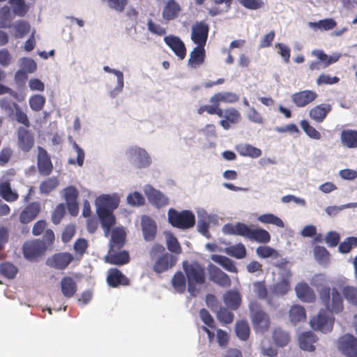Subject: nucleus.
Segmentation results:
<instances>
[{"mask_svg": "<svg viewBox=\"0 0 357 357\" xmlns=\"http://www.w3.org/2000/svg\"><path fill=\"white\" fill-rule=\"evenodd\" d=\"M317 98V93L312 90H304L291 95V101L298 107H304L312 102Z\"/></svg>", "mask_w": 357, "mask_h": 357, "instance_id": "obj_14", "label": "nucleus"}, {"mask_svg": "<svg viewBox=\"0 0 357 357\" xmlns=\"http://www.w3.org/2000/svg\"><path fill=\"white\" fill-rule=\"evenodd\" d=\"M127 202L128 204L132 206H137L144 205L145 199L142 194L135 192L127 197Z\"/></svg>", "mask_w": 357, "mask_h": 357, "instance_id": "obj_64", "label": "nucleus"}, {"mask_svg": "<svg viewBox=\"0 0 357 357\" xmlns=\"http://www.w3.org/2000/svg\"><path fill=\"white\" fill-rule=\"evenodd\" d=\"M149 202L158 208H162L169 204V199L160 191L151 187L146 192Z\"/></svg>", "mask_w": 357, "mask_h": 357, "instance_id": "obj_23", "label": "nucleus"}, {"mask_svg": "<svg viewBox=\"0 0 357 357\" xmlns=\"http://www.w3.org/2000/svg\"><path fill=\"white\" fill-rule=\"evenodd\" d=\"M14 28L15 29V38H21L29 32L30 24L27 22L20 20L15 22Z\"/></svg>", "mask_w": 357, "mask_h": 357, "instance_id": "obj_57", "label": "nucleus"}, {"mask_svg": "<svg viewBox=\"0 0 357 357\" xmlns=\"http://www.w3.org/2000/svg\"><path fill=\"white\" fill-rule=\"evenodd\" d=\"M319 298L329 312L320 311L317 317L310 319V323L314 330L326 333L332 331L334 324L335 319L331 313H339L342 311L343 300L336 289L333 288L331 290L328 287H324L319 291Z\"/></svg>", "mask_w": 357, "mask_h": 357, "instance_id": "obj_1", "label": "nucleus"}, {"mask_svg": "<svg viewBox=\"0 0 357 357\" xmlns=\"http://www.w3.org/2000/svg\"><path fill=\"white\" fill-rule=\"evenodd\" d=\"M35 139L33 133L26 128L19 127L17 130V145L24 153L29 152L33 147Z\"/></svg>", "mask_w": 357, "mask_h": 357, "instance_id": "obj_8", "label": "nucleus"}, {"mask_svg": "<svg viewBox=\"0 0 357 357\" xmlns=\"http://www.w3.org/2000/svg\"><path fill=\"white\" fill-rule=\"evenodd\" d=\"M224 118L232 124L237 123L241 119L240 112L234 107H229L225 110Z\"/></svg>", "mask_w": 357, "mask_h": 357, "instance_id": "obj_61", "label": "nucleus"}, {"mask_svg": "<svg viewBox=\"0 0 357 357\" xmlns=\"http://www.w3.org/2000/svg\"><path fill=\"white\" fill-rule=\"evenodd\" d=\"M142 229L144 238L146 241H151L155 238L157 232V225L152 218L147 215L142 216Z\"/></svg>", "mask_w": 357, "mask_h": 357, "instance_id": "obj_24", "label": "nucleus"}, {"mask_svg": "<svg viewBox=\"0 0 357 357\" xmlns=\"http://www.w3.org/2000/svg\"><path fill=\"white\" fill-rule=\"evenodd\" d=\"M338 349L347 357H357V338L350 334L342 336L338 341Z\"/></svg>", "mask_w": 357, "mask_h": 357, "instance_id": "obj_10", "label": "nucleus"}, {"mask_svg": "<svg viewBox=\"0 0 357 357\" xmlns=\"http://www.w3.org/2000/svg\"><path fill=\"white\" fill-rule=\"evenodd\" d=\"M225 252L228 255L236 259H243L246 256L245 247L241 243L228 246L225 248Z\"/></svg>", "mask_w": 357, "mask_h": 357, "instance_id": "obj_43", "label": "nucleus"}, {"mask_svg": "<svg viewBox=\"0 0 357 357\" xmlns=\"http://www.w3.org/2000/svg\"><path fill=\"white\" fill-rule=\"evenodd\" d=\"M47 250V245L40 239L26 241L22 245L24 257L29 261H36L43 256Z\"/></svg>", "mask_w": 357, "mask_h": 357, "instance_id": "obj_7", "label": "nucleus"}, {"mask_svg": "<svg viewBox=\"0 0 357 357\" xmlns=\"http://www.w3.org/2000/svg\"><path fill=\"white\" fill-rule=\"evenodd\" d=\"M250 319L255 331L264 333L271 326V319L268 313L264 311L261 304L257 301L250 302L248 305Z\"/></svg>", "mask_w": 357, "mask_h": 357, "instance_id": "obj_5", "label": "nucleus"}, {"mask_svg": "<svg viewBox=\"0 0 357 357\" xmlns=\"http://www.w3.org/2000/svg\"><path fill=\"white\" fill-rule=\"evenodd\" d=\"M340 139L345 146L350 149L357 148V130H343L340 135Z\"/></svg>", "mask_w": 357, "mask_h": 357, "instance_id": "obj_33", "label": "nucleus"}, {"mask_svg": "<svg viewBox=\"0 0 357 357\" xmlns=\"http://www.w3.org/2000/svg\"><path fill=\"white\" fill-rule=\"evenodd\" d=\"M15 15L10 7L3 6L0 9V28H10Z\"/></svg>", "mask_w": 357, "mask_h": 357, "instance_id": "obj_41", "label": "nucleus"}, {"mask_svg": "<svg viewBox=\"0 0 357 357\" xmlns=\"http://www.w3.org/2000/svg\"><path fill=\"white\" fill-rule=\"evenodd\" d=\"M211 259L222 266L227 271L231 273L238 272L234 261L225 256L213 255Z\"/></svg>", "mask_w": 357, "mask_h": 357, "instance_id": "obj_37", "label": "nucleus"}, {"mask_svg": "<svg viewBox=\"0 0 357 357\" xmlns=\"http://www.w3.org/2000/svg\"><path fill=\"white\" fill-rule=\"evenodd\" d=\"M128 157L138 162L139 168L146 167L151 164V158L147 152L139 147H131L127 152Z\"/></svg>", "mask_w": 357, "mask_h": 357, "instance_id": "obj_18", "label": "nucleus"}, {"mask_svg": "<svg viewBox=\"0 0 357 357\" xmlns=\"http://www.w3.org/2000/svg\"><path fill=\"white\" fill-rule=\"evenodd\" d=\"M105 261L109 264L124 265L130 261V256L126 250L115 252L114 250L110 248L108 255L105 257Z\"/></svg>", "mask_w": 357, "mask_h": 357, "instance_id": "obj_29", "label": "nucleus"}, {"mask_svg": "<svg viewBox=\"0 0 357 357\" xmlns=\"http://www.w3.org/2000/svg\"><path fill=\"white\" fill-rule=\"evenodd\" d=\"M183 269L187 278L188 291L192 296L195 297L200 291V287L206 281L205 268L197 261L189 263L185 261L183 262Z\"/></svg>", "mask_w": 357, "mask_h": 357, "instance_id": "obj_3", "label": "nucleus"}, {"mask_svg": "<svg viewBox=\"0 0 357 357\" xmlns=\"http://www.w3.org/2000/svg\"><path fill=\"white\" fill-rule=\"evenodd\" d=\"M17 271V267L12 263L3 262L0 265V273L7 278H14Z\"/></svg>", "mask_w": 357, "mask_h": 357, "instance_id": "obj_54", "label": "nucleus"}, {"mask_svg": "<svg viewBox=\"0 0 357 357\" xmlns=\"http://www.w3.org/2000/svg\"><path fill=\"white\" fill-rule=\"evenodd\" d=\"M357 247V236H349L339 244L338 250L342 254L349 253L353 248Z\"/></svg>", "mask_w": 357, "mask_h": 357, "instance_id": "obj_50", "label": "nucleus"}, {"mask_svg": "<svg viewBox=\"0 0 357 357\" xmlns=\"http://www.w3.org/2000/svg\"><path fill=\"white\" fill-rule=\"evenodd\" d=\"M342 292L347 301L357 305V287L345 286L342 288Z\"/></svg>", "mask_w": 357, "mask_h": 357, "instance_id": "obj_58", "label": "nucleus"}, {"mask_svg": "<svg viewBox=\"0 0 357 357\" xmlns=\"http://www.w3.org/2000/svg\"><path fill=\"white\" fill-rule=\"evenodd\" d=\"M238 151L243 156H248L252 158H259L261 155V149L250 144L241 145L238 147Z\"/></svg>", "mask_w": 357, "mask_h": 357, "instance_id": "obj_44", "label": "nucleus"}, {"mask_svg": "<svg viewBox=\"0 0 357 357\" xmlns=\"http://www.w3.org/2000/svg\"><path fill=\"white\" fill-rule=\"evenodd\" d=\"M107 282L112 288L119 286H127L130 283V280L123 273L116 268H109L107 276Z\"/></svg>", "mask_w": 357, "mask_h": 357, "instance_id": "obj_15", "label": "nucleus"}, {"mask_svg": "<svg viewBox=\"0 0 357 357\" xmlns=\"http://www.w3.org/2000/svg\"><path fill=\"white\" fill-rule=\"evenodd\" d=\"M149 256L152 260H155L153 270L158 274L164 273L175 266L177 258L165 252L164 246L155 243L149 250Z\"/></svg>", "mask_w": 357, "mask_h": 357, "instance_id": "obj_4", "label": "nucleus"}, {"mask_svg": "<svg viewBox=\"0 0 357 357\" xmlns=\"http://www.w3.org/2000/svg\"><path fill=\"white\" fill-rule=\"evenodd\" d=\"M181 10L180 6L176 1H167L162 11V17L166 20L176 18Z\"/></svg>", "mask_w": 357, "mask_h": 357, "instance_id": "obj_38", "label": "nucleus"}, {"mask_svg": "<svg viewBox=\"0 0 357 357\" xmlns=\"http://www.w3.org/2000/svg\"><path fill=\"white\" fill-rule=\"evenodd\" d=\"M273 340L279 347L286 346L289 340V334L281 328H275L273 333Z\"/></svg>", "mask_w": 357, "mask_h": 357, "instance_id": "obj_48", "label": "nucleus"}, {"mask_svg": "<svg viewBox=\"0 0 357 357\" xmlns=\"http://www.w3.org/2000/svg\"><path fill=\"white\" fill-rule=\"evenodd\" d=\"M238 96L234 93L220 92L215 93L210 98V102L218 104H220V102L234 103L238 101Z\"/></svg>", "mask_w": 357, "mask_h": 357, "instance_id": "obj_32", "label": "nucleus"}, {"mask_svg": "<svg viewBox=\"0 0 357 357\" xmlns=\"http://www.w3.org/2000/svg\"><path fill=\"white\" fill-rule=\"evenodd\" d=\"M0 196L8 202H14L18 198L17 194L12 191L8 181H4L0 183Z\"/></svg>", "mask_w": 357, "mask_h": 357, "instance_id": "obj_39", "label": "nucleus"}, {"mask_svg": "<svg viewBox=\"0 0 357 357\" xmlns=\"http://www.w3.org/2000/svg\"><path fill=\"white\" fill-rule=\"evenodd\" d=\"M314 257L319 263L326 262L329 259V252L324 246L317 245L314 248Z\"/></svg>", "mask_w": 357, "mask_h": 357, "instance_id": "obj_62", "label": "nucleus"}, {"mask_svg": "<svg viewBox=\"0 0 357 357\" xmlns=\"http://www.w3.org/2000/svg\"><path fill=\"white\" fill-rule=\"evenodd\" d=\"M61 289L63 295L67 298H72L77 290L75 281L69 276L63 277L60 282Z\"/></svg>", "mask_w": 357, "mask_h": 357, "instance_id": "obj_30", "label": "nucleus"}, {"mask_svg": "<svg viewBox=\"0 0 357 357\" xmlns=\"http://www.w3.org/2000/svg\"><path fill=\"white\" fill-rule=\"evenodd\" d=\"M222 231L225 234L241 236L259 243H268L271 238V234L266 229L262 228L252 229L242 222H237L235 225L226 224L223 227Z\"/></svg>", "mask_w": 357, "mask_h": 357, "instance_id": "obj_2", "label": "nucleus"}, {"mask_svg": "<svg viewBox=\"0 0 357 357\" xmlns=\"http://www.w3.org/2000/svg\"><path fill=\"white\" fill-rule=\"evenodd\" d=\"M167 215L168 222L174 227L188 229L193 227L195 225V216L191 211L183 210L178 212L172 208L169 209Z\"/></svg>", "mask_w": 357, "mask_h": 357, "instance_id": "obj_6", "label": "nucleus"}, {"mask_svg": "<svg viewBox=\"0 0 357 357\" xmlns=\"http://www.w3.org/2000/svg\"><path fill=\"white\" fill-rule=\"evenodd\" d=\"M29 102L33 111L39 112L43 109L46 99L43 95L35 94L30 97Z\"/></svg>", "mask_w": 357, "mask_h": 357, "instance_id": "obj_51", "label": "nucleus"}, {"mask_svg": "<svg viewBox=\"0 0 357 357\" xmlns=\"http://www.w3.org/2000/svg\"><path fill=\"white\" fill-rule=\"evenodd\" d=\"M222 299L228 308L232 310H238L242 303V298L240 292L234 289L227 291L223 294Z\"/></svg>", "mask_w": 357, "mask_h": 357, "instance_id": "obj_27", "label": "nucleus"}, {"mask_svg": "<svg viewBox=\"0 0 357 357\" xmlns=\"http://www.w3.org/2000/svg\"><path fill=\"white\" fill-rule=\"evenodd\" d=\"M340 78L337 76H331L329 75L322 73L317 79V85H332L338 83Z\"/></svg>", "mask_w": 357, "mask_h": 357, "instance_id": "obj_63", "label": "nucleus"}, {"mask_svg": "<svg viewBox=\"0 0 357 357\" xmlns=\"http://www.w3.org/2000/svg\"><path fill=\"white\" fill-rule=\"evenodd\" d=\"M59 181L56 177H51L43 181L40 185V192L47 195L59 185Z\"/></svg>", "mask_w": 357, "mask_h": 357, "instance_id": "obj_49", "label": "nucleus"}, {"mask_svg": "<svg viewBox=\"0 0 357 357\" xmlns=\"http://www.w3.org/2000/svg\"><path fill=\"white\" fill-rule=\"evenodd\" d=\"M289 316L291 322L296 324L306 320V312L305 308L299 305H294L289 311Z\"/></svg>", "mask_w": 357, "mask_h": 357, "instance_id": "obj_35", "label": "nucleus"}, {"mask_svg": "<svg viewBox=\"0 0 357 357\" xmlns=\"http://www.w3.org/2000/svg\"><path fill=\"white\" fill-rule=\"evenodd\" d=\"M126 240V233L123 229L115 228L112 232L110 248L112 250H119L123 245Z\"/></svg>", "mask_w": 357, "mask_h": 357, "instance_id": "obj_34", "label": "nucleus"}, {"mask_svg": "<svg viewBox=\"0 0 357 357\" xmlns=\"http://www.w3.org/2000/svg\"><path fill=\"white\" fill-rule=\"evenodd\" d=\"M98 216L100 219L102 227L103 228L105 236L108 237L112 227L116 224V219L112 211L109 210H96Z\"/></svg>", "mask_w": 357, "mask_h": 357, "instance_id": "obj_17", "label": "nucleus"}, {"mask_svg": "<svg viewBox=\"0 0 357 357\" xmlns=\"http://www.w3.org/2000/svg\"><path fill=\"white\" fill-rule=\"evenodd\" d=\"M291 277V272L289 268H283L282 279L277 282L273 288L274 294L278 296H284L290 290L289 280Z\"/></svg>", "mask_w": 357, "mask_h": 357, "instance_id": "obj_21", "label": "nucleus"}, {"mask_svg": "<svg viewBox=\"0 0 357 357\" xmlns=\"http://www.w3.org/2000/svg\"><path fill=\"white\" fill-rule=\"evenodd\" d=\"M73 146L77 153V158H69L68 163L70 165H77L78 166L82 167L84 161V151L75 142H73Z\"/></svg>", "mask_w": 357, "mask_h": 357, "instance_id": "obj_59", "label": "nucleus"}, {"mask_svg": "<svg viewBox=\"0 0 357 357\" xmlns=\"http://www.w3.org/2000/svg\"><path fill=\"white\" fill-rule=\"evenodd\" d=\"M210 280L222 287H229L231 285V280L227 274L215 266H211L209 269Z\"/></svg>", "mask_w": 357, "mask_h": 357, "instance_id": "obj_20", "label": "nucleus"}, {"mask_svg": "<svg viewBox=\"0 0 357 357\" xmlns=\"http://www.w3.org/2000/svg\"><path fill=\"white\" fill-rule=\"evenodd\" d=\"M119 204V199L116 196L103 195L100 196L96 200L97 209H105L112 211L116 209Z\"/></svg>", "mask_w": 357, "mask_h": 357, "instance_id": "obj_26", "label": "nucleus"}, {"mask_svg": "<svg viewBox=\"0 0 357 357\" xmlns=\"http://www.w3.org/2000/svg\"><path fill=\"white\" fill-rule=\"evenodd\" d=\"M301 128L306 135L314 139H320L321 138V133L317 131L307 120H302L300 123Z\"/></svg>", "mask_w": 357, "mask_h": 357, "instance_id": "obj_55", "label": "nucleus"}, {"mask_svg": "<svg viewBox=\"0 0 357 357\" xmlns=\"http://www.w3.org/2000/svg\"><path fill=\"white\" fill-rule=\"evenodd\" d=\"M66 214V206L63 204H59L56 206L52 213V221L54 225H59Z\"/></svg>", "mask_w": 357, "mask_h": 357, "instance_id": "obj_60", "label": "nucleus"}, {"mask_svg": "<svg viewBox=\"0 0 357 357\" xmlns=\"http://www.w3.org/2000/svg\"><path fill=\"white\" fill-rule=\"evenodd\" d=\"M205 46L197 45L190 53L188 65L192 68H197L202 66L205 61L206 51Z\"/></svg>", "mask_w": 357, "mask_h": 357, "instance_id": "obj_25", "label": "nucleus"}, {"mask_svg": "<svg viewBox=\"0 0 357 357\" xmlns=\"http://www.w3.org/2000/svg\"><path fill=\"white\" fill-rule=\"evenodd\" d=\"M63 197L69 213L73 216H76L79 213L78 190L75 186H68L63 189Z\"/></svg>", "mask_w": 357, "mask_h": 357, "instance_id": "obj_11", "label": "nucleus"}, {"mask_svg": "<svg viewBox=\"0 0 357 357\" xmlns=\"http://www.w3.org/2000/svg\"><path fill=\"white\" fill-rule=\"evenodd\" d=\"M73 260V256L69 252H60L48 257L46 264L58 270H64Z\"/></svg>", "mask_w": 357, "mask_h": 357, "instance_id": "obj_12", "label": "nucleus"}, {"mask_svg": "<svg viewBox=\"0 0 357 357\" xmlns=\"http://www.w3.org/2000/svg\"><path fill=\"white\" fill-rule=\"evenodd\" d=\"M257 255L263 259L273 257L278 258L279 257L278 252L274 248L267 245H260L256 249Z\"/></svg>", "mask_w": 357, "mask_h": 357, "instance_id": "obj_53", "label": "nucleus"}, {"mask_svg": "<svg viewBox=\"0 0 357 357\" xmlns=\"http://www.w3.org/2000/svg\"><path fill=\"white\" fill-rule=\"evenodd\" d=\"M164 41L180 59L185 57L186 48L180 38L172 35L167 36L164 38Z\"/></svg>", "mask_w": 357, "mask_h": 357, "instance_id": "obj_16", "label": "nucleus"}, {"mask_svg": "<svg viewBox=\"0 0 357 357\" xmlns=\"http://www.w3.org/2000/svg\"><path fill=\"white\" fill-rule=\"evenodd\" d=\"M186 276L181 271H177L172 278V285L177 293L183 294L186 290Z\"/></svg>", "mask_w": 357, "mask_h": 357, "instance_id": "obj_36", "label": "nucleus"}, {"mask_svg": "<svg viewBox=\"0 0 357 357\" xmlns=\"http://www.w3.org/2000/svg\"><path fill=\"white\" fill-rule=\"evenodd\" d=\"M257 220L263 224H271L278 227H284L283 221L273 213H264L257 218Z\"/></svg>", "mask_w": 357, "mask_h": 357, "instance_id": "obj_46", "label": "nucleus"}, {"mask_svg": "<svg viewBox=\"0 0 357 357\" xmlns=\"http://www.w3.org/2000/svg\"><path fill=\"white\" fill-rule=\"evenodd\" d=\"M209 29V25L205 21L196 22L192 26L191 40L197 45L205 46Z\"/></svg>", "mask_w": 357, "mask_h": 357, "instance_id": "obj_9", "label": "nucleus"}, {"mask_svg": "<svg viewBox=\"0 0 357 357\" xmlns=\"http://www.w3.org/2000/svg\"><path fill=\"white\" fill-rule=\"evenodd\" d=\"M253 291L257 297L261 300L267 299V303L272 305L271 298H268V289L264 281H257L253 283Z\"/></svg>", "mask_w": 357, "mask_h": 357, "instance_id": "obj_42", "label": "nucleus"}, {"mask_svg": "<svg viewBox=\"0 0 357 357\" xmlns=\"http://www.w3.org/2000/svg\"><path fill=\"white\" fill-rule=\"evenodd\" d=\"M103 70L106 73L114 74L117 77V86L115 87V89L112 91L110 92L111 96L114 97L117 93L121 92L123 88V86H124L123 74L121 71L110 68L107 66H104Z\"/></svg>", "mask_w": 357, "mask_h": 357, "instance_id": "obj_40", "label": "nucleus"}, {"mask_svg": "<svg viewBox=\"0 0 357 357\" xmlns=\"http://www.w3.org/2000/svg\"><path fill=\"white\" fill-rule=\"evenodd\" d=\"M236 334L242 340H246L250 335V327L247 321L240 320L236 323Z\"/></svg>", "mask_w": 357, "mask_h": 357, "instance_id": "obj_47", "label": "nucleus"}, {"mask_svg": "<svg viewBox=\"0 0 357 357\" xmlns=\"http://www.w3.org/2000/svg\"><path fill=\"white\" fill-rule=\"evenodd\" d=\"M332 107L329 104H320L313 107L309 112L310 117L317 123H321L326 119L327 114L331 111Z\"/></svg>", "mask_w": 357, "mask_h": 357, "instance_id": "obj_28", "label": "nucleus"}, {"mask_svg": "<svg viewBox=\"0 0 357 357\" xmlns=\"http://www.w3.org/2000/svg\"><path fill=\"white\" fill-rule=\"evenodd\" d=\"M299 345L303 350L313 351L315 349L314 343L317 342V338L314 334L311 332H305L300 335Z\"/></svg>", "mask_w": 357, "mask_h": 357, "instance_id": "obj_31", "label": "nucleus"}, {"mask_svg": "<svg viewBox=\"0 0 357 357\" xmlns=\"http://www.w3.org/2000/svg\"><path fill=\"white\" fill-rule=\"evenodd\" d=\"M297 297L304 302L312 303L316 299L314 290L305 282H298L295 287Z\"/></svg>", "mask_w": 357, "mask_h": 357, "instance_id": "obj_22", "label": "nucleus"}, {"mask_svg": "<svg viewBox=\"0 0 357 357\" xmlns=\"http://www.w3.org/2000/svg\"><path fill=\"white\" fill-rule=\"evenodd\" d=\"M40 211V204L36 202H31L20 213L19 220L22 224H28L37 217Z\"/></svg>", "mask_w": 357, "mask_h": 357, "instance_id": "obj_19", "label": "nucleus"}, {"mask_svg": "<svg viewBox=\"0 0 357 357\" xmlns=\"http://www.w3.org/2000/svg\"><path fill=\"white\" fill-rule=\"evenodd\" d=\"M217 318L223 324H231L234 320V314L226 307H220L217 311Z\"/></svg>", "mask_w": 357, "mask_h": 357, "instance_id": "obj_56", "label": "nucleus"}, {"mask_svg": "<svg viewBox=\"0 0 357 357\" xmlns=\"http://www.w3.org/2000/svg\"><path fill=\"white\" fill-rule=\"evenodd\" d=\"M336 25V22L332 18H326L310 23V26L312 28L324 31L331 30L335 28Z\"/></svg>", "mask_w": 357, "mask_h": 357, "instance_id": "obj_52", "label": "nucleus"}, {"mask_svg": "<svg viewBox=\"0 0 357 357\" xmlns=\"http://www.w3.org/2000/svg\"><path fill=\"white\" fill-rule=\"evenodd\" d=\"M37 165L38 172L41 175L49 176L53 169V165L50 156L47 151L41 147H38Z\"/></svg>", "mask_w": 357, "mask_h": 357, "instance_id": "obj_13", "label": "nucleus"}, {"mask_svg": "<svg viewBox=\"0 0 357 357\" xmlns=\"http://www.w3.org/2000/svg\"><path fill=\"white\" fill-rule=\"evenodd\" d=\"M312 54L323 62V68L337 62L340 59L339 55L328 56L322 50H314Z\"/></svg>", "mask_w": 357, "mask_h": 357, "instance_id": "obj_45", "label": "nucleus"}]
</instances>
